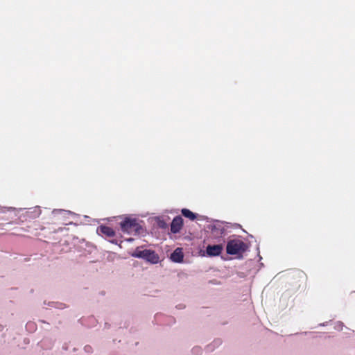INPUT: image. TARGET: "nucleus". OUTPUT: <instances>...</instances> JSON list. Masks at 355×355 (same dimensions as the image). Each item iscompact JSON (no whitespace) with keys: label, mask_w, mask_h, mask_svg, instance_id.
Returning a JSON list of instances; mask_svg holds the SVG:
<instances>
[{"label":"nucleus","mask_w":355,"mask_h":355,"mask_svg":"<svg viewBox=\"0 0 355 355\" xmlns=\"http://www.w3.org/2000/svg\"><path fill=\"white\" fill-rule=\"evenodd\" d=\"M132 256L137 258H141L151 263H157L159 262V257L158 254L151 250H141L137 248Z\"/></svg>","instance_id":"1"},{"label":"nucleus","mask_w":355,"mask_h":355,"mask_svg":"<svg viewBox=\"0 0 355 355\" xmlns=\"http://www.w3.org/2000/svg\"><path fill=\"white\" fill-rule=\"evenodd\" d=\"M247 248V245L240 239L230 240L226 246V252L231 255L243 253Z\"/></svg>","instance_id":"2"},{"label":"nucleus","mask_w":355,"mask_h":355,"mask_svg":"<svg viewBox=\"0 0 355 355\" xmlns=\"http://www.w3.org/2000/svg\"><path fill=\"white\" fill-rule=\"evenodd\" d=\"M121 228L123 232L138 234L142 229L141 226L135 219L125 218L121 223Z\"/></svg>","instance_id":"3"},{"label":"nucleus","mask_w":355,"mask_h":355,"mask_svg":"<svg viewBox=\"0 0 355 355\" xmlns=\"http://www.w3.org/2000/svg\"><path fill=\"white\" fill-rule=\"evenodd\" d=\"M183 226V219L181 216H175L171 224V232L176 234L178 233Z\"/></svg>","instance_id":"4"},{"label":"nucleus","mask_w":355,"mask_h":355,"mask_svg":"<svg viewBox=\"0 0 355 355\" xmlns=\"http://www.w3.org/2000/svg\"><path fill=\"white\" fill-rule=\"evenodd\" d=\"M97 232L99 234H103L107 237H113L115 236V232L114 230L106 225H100L97 228Z\"/></svg>","instance_id":"5"},{"label":"nucleus","mask_w":355,"mask_h":355,"mask_svg":"<svg viewBox=\"0 0 355 355\" xmlns=\"http://www.w3.org/2000/svg\"><path fill=\"white\" fill-rule=\"evenodd\" d=\"M223 250V247L221 245H208L206 249L207 254L209 256H218Z\"/></svg>","instance_id":"6"},{"label":"nucleus","mask_w":355,"mask_h":355,"mask_svg":"<svg viewBox=\"0 0 355 355\" xmlns=\"http://www.w3.org/2000/svg\"><path fill=\"white\" fill-rule=\"evenodd\" d=\"M184 254L182 249L180 248H176L173 252L171 254V259L173 262L181 263L183 261Z\"/></svg>","instance_id":"7"},{"label":"nucleus","mask_w":355,"mask_h":355,"mask_svg":"<svg viewBox=\"0 0 355 355\" xmlns=\"http://www.w3.org/2000/svg\"><path fill=\"white\" fill-rule=\"evenodd\" d=\"M181 212L184 217L189 218L191 220H194L196 218V214L188 209H182Z\"/></svg>","instance_id":"8"}]
</instances>
